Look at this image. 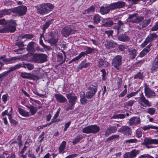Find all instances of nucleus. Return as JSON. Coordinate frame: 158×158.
<instances>
[{"label": "nucleus", "mask_w": 158, "mask_h": 158, "mask_svg": "<svg viewBox=\"0 0 158 158\" xmlns=\"http://www.w3.org/2000/svg\"><path fill=\"white\" fill-rule=\"evenodd\" d=\"M35 8L37 9L38 13L44 15L52 10L54 8V6L50 3H43L35 6Z\"/></svg>", "instance_id": "nucleus-1"}, {"label": "nucleus", "mask_w": 158, "mask_h": 158, "mask_svg": "<svg viewBox=\"0 0 158 158\" xmlns=\"http://www.w3.org/2000/svg\"><path fill=\"white\" fill-rule=\"evenodd\" d=\"M6 25L3 29L0 30H3V33H12L16 30L17 24L15 21L12 20H7Z\"/></svg>", "instance_id": "nucleus-2"}, {"label": "nucleus", "mask_w": 158, "mask_h": 158, "mask_svg": "<svg viewBox=\"0 0 158 158\" xmlns=\"http://www.w3.org/2000/svg\"><path fill=\"white\" fill-rule=\"evenodd\" d=\"M87 89V91L85 94L86 98L88 99H90L95 95L97 90L98 85L95 83L90 85Z\"/></svg>", "instance_id": "nucleus-3"}, {"label": "nucleus", "mask_w": 158, "mask_h": 158, "mask_svg": "<svg viewBox=\"0 0 158 158\" xmlns=\"http://www.w3.org/2000/svg\"><path fill=\"white\" fill-rule=\"evenodd\" d=\"M44 38L45 41L50 43L52 46L55 45L58 41L57 39L56 38V35L52 31L47 33L45 38Z\"/></svg>", "instance_id": "nucleus-4"}, {"label": "nucleus", "mask_w": 158, "mask_h": 158, "mask_svg": "<svg viewBox=\"0 0 158 158\" xmlns=\"http://www.w3.org/2000/svg\"><path fill=\"white\" fill-rule=\"evenodd\" d=\"M100 130L99 127L96 125H94L88 126L84 128L82 130V132L86 134H95L99 132Z\"/></svg>", "instance_id": "nucleus-5"}, {"label": "nucleus", "mask_w": 158, "mask_h": 158, "mask_svg": "<svg viewBox=\"0 0 158 158\" xmlns=\"http://www.w3.org/2000/svg\"><path fill=\"white\" fill-rule=\"evenodd\" d=\"M76 31L73 25H68L63 29L61 33L64 36L67 37L71 34L75 33Z\"/></svg>", "instance_id": "nucleus-6"}, {"label": "nucleus", "mask_w": 158, "mask_h": 158, "mask_svg": "<svg viewBox=\"0 0 158 158\" xmlns=\"http://www.w3.org/2000/svg\"><path fill=\"white\" fill-rule=\"evenodd\" d=\"M27 10V7L22 5L13 8L12 11L13 13H16L19 16H22L26 14Z\"/></svg>", "instance_id": "nucleus-7"}, {"label": "nucleus", "mask_w": 158, "mask_h": 158, "mask_svg": "<svg viewBox=\"0 0 158 158\" xmlns=\"http://www.w3.org/2000/svg\"><path fill=\"white\" fill-rule=\"evenodd\" d=\"M138 101V103L141 106L145 107H146L147 106L150 107L152 106L151 103L146 98L143 93H142L140 95Z\"/></svg>", "instance_id": "nucleus-8"}, {"label": "nucleus", "mask_w": 158, "mask_h": 158, "mask_svg": "<svg viewBox=\"0 0 158 158\" xmlns=\"http://www.w3.org/2000/svg\"><path fill=\"white\" fill-rule=\"evenodd\" d=\"M122 57L120 55H118L114 57L112 60V64L117 69L119 70L120 66L122 64Z\"/></svg>", "instance_id": "nucleus-9"}, {"label": "nucleus", "mask_w": 158, "mask_h": 158, "mask_svg": "<svg viewBox=\"0 0 158 158\" xmlns=\"http://www.w3.org/2000/svg\"><path fill=\"white\" fill-rule=\"evenodd\" d=\"M33 59L36 62L42 63L47 61V56L44 54H35L33 56Z\"/></svg>", "instance_id": "nucleus-10"}, {"label": "nucleus", "mask_w": 158, "mask_h": 158, "mask_svg": "<svg viewBox=\"0 0 158 158\" xmlns=\"http://www.w3.org/2000/svg\"><path fill=\"white\" fill-rule=\"evenodd\" d=\"M140 151L136 149H133L129 152H125L123 155L124 158H135L139 154Z\"/></svg>", "instance_id": "nucleus-11"}, {"label": "nucleus", "mask_w": 158, "mask_h": 158, "mask_svg": "<svg viewBox=\"0 0 158 158\" xmlns=\"http://www.w3.org/2000/svg\"><path fill=\"white\" fill-rule=\"evenodd\" d=\"M142 144L145 145L148 148H151L149 145L151 144H158V139H152L150 138H145Z\"/></svg>", "instance_id": "nucleus-12"}, {"label": "nucleus", "mask_w": 158, "mask_h": 158, "mask_svg": "<svg viewBox=\"0 0 158 158\" xmlns=\"http://www.w3.org/2000/svg\"><path fill=\"white\" fill-rule=\"evenodd\" d=\"M118 131L121 133L125 135L130 136L132 134V130L129 127L123 126L118 130Z\"/></svg>", "instance_id": "nucleus-13"}, {"label": "nucleus", "mask_w": 158, "mask_h": 158, "mask_svg": "<svg viewBox=\"0 0 158 158\" xmlns=\"http://www.w3.org/2000/svg\"><path fill=\"white\" fill-rule=\"evenodd\" d=\"M16 70L21 67L30 70H32L34 68V65L31 63L25 64L24 62L22 63H19L15 65Z\"/></svg>", "instance_id": "nucleus-14"}, {"label": "nucleus", "mask_w": 158, "mask_h": 158, "mask_svg": "<svg viewBox=\"0 0 158 158\" xmlns=\"http://www.w3.org/2000/svg\"><path fill=\"white\" fill-rule=\"evenodd\" d=\"M4 58L3 56H2L0 58V59H2L3 61L6 64L15 63L17 60L20 59V57L19 56L13 57L9 59Z\"/></svg>", "instance_id": "nucleus-15"}, {"label": "nucleus", "mask_w": 158, "mask_h": 158, "mask_svg": "<svg viewBox=\"0 0 158 158\" xmlns=\"http://www.w3.org/2000/svg\"><path fill=\"white\" fill-rule=\"evenodd\" d=\"M151 70L152 73L158 71V53L152 63Z\"/></svg>", "instance_id": "nucleus-16"}, {"label": "nucleus", "mask_w": 158, "mask_h": 158, "mask_svg": "<svg viewBox=\"0 0 158 158\" xmlns=\"http://www.w3.org/2000/svg\"><path fill=\"white\" fill-rule=\"evenodd\" d=\"M66 96L70 103L75 104L76 101L77 100V97L74 93H69L66 94Z\"/></svg>", "instance_id": "nucleus-17"}, {"label": "nucleus", "mask_w": 158, "mask_h": 158, "mask_svg": "<svg viewBox=\"0 0 158 158\" xmlns=\"http://www.w3.org/2000/svg\"><path fill=\"white\" fill-rule=\"evenodd\" d=\"M125 2L123 1H119L114 3H111V7L113 10L121 8L124 7L125 6Z\"/></svg>", "instance_id": "nucleus-18"}, {"label": "nucleus", "mask_w": 158, "mask_h": 158, "mask_svg": "<svg viewBox=\"0 0 158 158\" xmlns=\"http://www.w3.org/2000/svg\"><path fill=\"white\" fill-rule=\"evenodd\" d=\"M144 93L146 97L149 98H152L156 96L155 92L148 87H145Z\"/></svg>", "instance_id": "nucleus-19"}, {"label": "nucleus", "mask_w": 158, "mask_h": 158, "mask_svg": "<svg viewBox=\"0 0 158 158\" xmlns=\"http://www.w3.org/2000/svg\"><path fill=\"white\" fill-rule=\"evenodd\" d=\"M151 19H148L144 20L141 23H139L137 26V28L139 29H141L147 27L151 21Z\"/></svg>", "instance_id": "nucleus-20"}, {"label": "nucleus", "mask_w": 158, "mask_h": 158, "mask_svg": "<svg viewBox=\"0 0 158 158\" xmlns=\"http://www.w3.org/2000/svg\"><path fill=\"white\" fill-rule=\"evenodd\" d=\"M124 23L120 20L118 21L117 24L114 26L113 28L115 30V31L118 35L121 31L122 27L123 26Z\"/></svg>", "instance_id": "nucleus-21"}, {"label": "nucleus", "mask_w": 158, "mask_h": 158, "mask_svg": "<svg viewBox=\"0 0 158 158\" xmlns=\"http://www.w3.org/2000/svg\"><path fill=\"white\" fill-rule=\"evenodd\" d=\"M117 130V128L115 126H110L107 128L104 135L105 136L107 137L110 134L115 132Z\"/></svg>", "instance_id": "nucleus-22"}, {"label": "nucleus", "mask_w": 158, "mask_h": 158, "mask_svg": "<svg viewBox=\"0 0 158 158\" xmlns=\"http://www.w3.org/2000/svg\"><path fill=\"white\" fill-rule=\"evenodd\" d=\"M54 96L56 101L59 103H64L67 101L66 98L60 94H55Z\"/></svg>", "instance_id": "nucleus-23"}, {"label": "nucleus", "mask_w": 158, "mask_h": 158, "mask_svg": "<svg viewBox=\"0 0 158 158\" xmlns=\"http://www.w3.org/2000/svg\"><path fill=\"white\" fill-rule=\"evenodd\" d=\"M139 118L137 117H133L131 118L129 121V124L130 126L137 125L140 122Z\"/></svg>", "instance_id": "nucleus-24"}, {"label": "nucleus", "mask_w": 158, "mask_h": 158, "mask_svg": "<svg viewBox=\"0 0 158 158\" xmlns=\"http://www.w3.org/2000/svg\"><path fill=\"white\" fill-rule=\"evenodd\" d=\"M90 64V63L87 62L86 60H84L78 65L77 68V71H78L79 70L82 69L83 68H86L89 66Z\"/></svg>", "instance_id": "nucleus-25"}, {"label": "nucleus", "mask_w": 158, "mask_h": 158, "mask_svg": "<svg viewBox=\"0 0 158 158\" xmlns=\"http://www.w3.org/2000/svg\"><path fill=\"white\" fill-rule=\"evenodd\" d=\"M110 10H113V9L111 7V4L107 7L101 6L100 9V12L102 14L104 15L108 13Z\"/></svg>", "instance_id": "nucleus-26"}, {"label": "nucleus", "mask_w": 158, "mask_h": 158, "mask_svg": "<svg viewBox=\"0 0 158 158\" xmlns=\"http://www.w3.org/2000/svg\"><path fill=\"white\" fill-rule=\"evenodd\" d=\"M21 76L23 78L32 79L33 77L36 78H39V77L37 75L34 74L32 75L30 73H21Z\"/></svg>", "instance_id": "nucleus-27"}, {"label": "nucleus", "mask_w": 158, "mask_h": 158, "mask_svg": "<svg viewBox=\"0 0 158 158\" xmlns=\"http://www.w3.org/2000/svg\"><path fill=\"white\" fill-rule=\"evenodd\" d=\"M98 67H100L102 66H104L105 67H107L109 65V63L105 60V58H100L98 60Z\"/></svg>", "instance_id": "nucleus-28"}, {"label": "nucleus", "mask_w": 158, "mask_h": 158, "mask_svg": "<svg viewBox=\"0 0 158 158\" xmlns=\"http://www.w3.org/2000/svg\"><path fill=\"white\" fill-rule=\"evenodd\" d=\"M118 39L119 41L123 42L128 41L130 40V37L126 34V33L124 34L119 35L118 37Z\"/></svg>", "instance_id": "nucleus-29"}, {"label": "nucleus", "mask_w": 158, "mask_h": 158, "mask_svg": "<svg viewBox=\"0 0 158 158\" xmlns=\"http://www.w3.org/2000/svg\"><path fill=\"white\" fill-rule=\"evenodd\" d=\"M15 70H16V69L15 65L14 66L10 67L7 71L5 72L0 74V79L3 77L7 75L9 73Z\"/></svg>", "instance_id": "nucleus-30"}, {"label": "nucleus", "mask_w": 158, "mask_h": 158, "mask_svg": "<svg viewBox=\"0 0 158 158\" xmlns=\"http://www.w3.org/2000/svg\"><path fill=\"white\" fill-rule=\"evenodd\" d=\"M85 49L86 50L85 51L81 52L80 53L82 56H84L85 55H87L92 53L94 50V48H91L90 47H86Z\"/></svg>", "instance_id": "nucleus-31"}, {"label": "nucleus", "mask_w": 158, "mask_h": 158, "mask_svg": "<svg viewBox=\"0 0 158 158\" xmlns=\"http://www.w3.org/2000/svg\"><path fill=\"white\" fill-rule=\"evenodd\" d=\"M117 45V44L116 43L112 41H108L105 44V47L108 49L115 48Z\"/></svg>", "instance_id": "nucleus-32"}, {"label": "nucleus", "mask_w": 158, "mask_h": 158, "mask_svg": "<svg viewBox=\"0 0 158 158\" xmlns=\"http://www.w3.org/2000/svg\"><path fill=\"white\" fill-rule=\"evenodd\" d=\"M158 35L155 33H151L146 38L149 42H152L156 38H157Z\"/></svg>", "instance_id": "nucleus-33"}, {"label": "nucleus", "mask_w": 158, "mask_h": 158, "mask_svg": "<svg viewBox=\"0 0 158 158\" xmlns=\"http://www.w3.org/2000/svg\"><path fill=\"white\" fill-rule=\"evenodd\" d=\"M103 23L101 25L102 27H110L112 26L114 23L110 19H104L103 21Z\"/></svg>", "instance_id": "nucleus-34"}, {"label": "nucleus", "mask_w": 158, "mask_h": 158, "mask_svg": "<svg viewBox=\"0 0 158 158\" xmlns=\"http://www.w3.org/2000/svg\"><path fill=\"white\" fill-rule=\"evenodd\" d=\"M64 60L63 59V54L62 53L59 52L57 54V61L58 62H61V63H60V65L63 64L65 61L66 59V55L65 54V53L64 52Z\"/></svg>", "instance_id": "nucleus-35"}, {"label": "nucleus", "mask_w": 158, "mask_h": 158, "mask_svg": "<svg viewBox=\"0 0 158 158\" xmlns=\"http://www.w3.org/2000/svg\"><path fill=\"white\" fill-rule=\"evenodd\" d=\"M26 106L29 109L30 113L31 116L34 115L37 111V107H34L33 106L31 105L30 106Z\"/></svg>", "instance_id": "nucleus-36"}, {"label": "nucleus", "mask_w": 158, "mask_h": 158, "mask_svg": "<svg viewBox=\"0 0 158 158\" xmlns=\"http://www.w3.org/2000/svg\"><path fill=\"white\" fill-rule=\"evenodd\" d=\"M18 110L19 113L22 116L24 117H29L31 116L29 112L24 110L21 108H18Z\"/></svg>", "instance_id": "nucleus-37"}, {"label": "nucleus", "mask_w": 158, "mask_h": 158, "mask_svg": "<svg viewBox=\"0 0 158 158\" xmlns=\"http://www.w3.org/2000/svg\"><path fill=\"white\" fill-rule=\"evenodd\" d=\"M66 142L65 141H63L61 143L60 146L58 148V151L60 153H64V150L65 149Z\"/></svg>", "instance_id": "nucleus-38"}, {"label": "nucleus", "mask_w": 158, "mask_h": 158, "mask_svg": "<svg viewBox=\"0 0 158 158\" xmlns=\"http://www.w3.org/2000/svg\"><path fill=\"white\" fill-rule=\"evenodd\" d=\"M129 55H130L131 59H134L136 56L137 52L135 49H130L128 50Z\"/></svg>", "instance_id": "nucleus-39"}, {"label": "nucleus", "mask_w": 158, "mask_h": 158, "mask_svg": "<svg viewBox=\"0 0 158 158\" xmlns=\"http://www.w3.org/2000/svg\"><path fill=\"white\" fill-rule=\"evenodd\" d=\"M144 131L148 130L150 129L157 130L156 132H158V127L153 126L151 125H148L143 126L142 127Z\"/></svg>", "instance_id": "nucleus-40"}, {"label": "nucleus", "mask_w": 158, "mask_h": 158, "mask_svg": "<svg viewBox=\"0 0 158 158\" xmlns=\"http://www.w3.org/2000/svg\"><path fill=\"white\" fill-rule=\"evenodd\" d=\"M101 17L98 14L95 15L93 16V24L96 25L100 23L101 21Z\"/></svg>", "instance_id": "nucleus-41"}, {"label": "nucleus", "mask_w": 158, "mask_h": 158, "mask_svg": "<svg viewBox=\"0 0 158 158\" xmlns=\"http://www.w3.org/2000/svg\"><path fill=\"white\" fill-rule=\"evenodd\" d=\"M34 44V43L33 42H31L28 44L27 49L29 51L32 52H34L35 51Z\"/></svg>", "instance_id": "nucleus-42"}, {"label": "nucleus", "mask_w": 158, "mask_h": 158, "mask_svg": "<svg viewBox=\"0 0 158 158\" xmlns=\"http://www.w3.org/2000/svg\"><path fill=\"white\" fill-rule=\"evenodd\" d=\"M143 73H141L140 72H138L134 77V79H139L140 80H143L145 77L144 76L143 74Z\"/></svg>", "instance_id": "nucleus-43"}, {"label": "nucleus", "mask_w": 158, "mask_h": 158, "mask_svg": "<svg viewBox=\"0 0 158 158\" xmlns=\"http://www.w3.org/2000/svg\"><path fill=\"white\" fill-rule=\"evenodd\" d=\"M53 19H51L46 22L43 26L42 30L44 32L46 30V29H47L51 24L52 22V21Z\"/></svg>", "instance_id": "nucleus-44"}, {"label": "nucleus", "mask_w": 158, "mask_h": 158, "mask_svg": "<svg viewBox=\"0 0 158 158\" xmlns=\"http://www.w3.org/2000/svg\"><path fill=\"white\" fill-rule=\"evenodd\" d=\"M80 102L81 103L82 105H85L87 103V100L86 98V97L85 94H84L82 96H80Z\"/></svg>", "instance_id": "nucleus-45"}, {"label": "nucleus", "mask_w": 158, "mask_h": 158, "mask_svg": "<svg viewBox=\"0 0 158 158\" xmlns=\"http://www.w3.org/2000/svg\"><path fill=\"white\" fill-rule=\"evenodd\" d=\"M143 19L144 17L143 16L138 17L137 16L136 19H135L134 20H132L131 21L132 23H139L143 20Z\"/></svg>", "instance_id": "nucleus-46"}, {"label": "nucleus", "mask_w": 158, "mask_h": 158, "mask_svg": "<svg viewBox=\"0 0 158 158\" xmlns=\"http://www.w3.org/2000/svg\"><path fill=\"white\" fill-rule=\"evenodd\" d=\"M146 112L151 115L154 114L156 111V109L153 107L148 108Z\"/></svg>", "instance_id": "nucleus-47"}, {"label": "nucleus", "mask_w": 158, "mask_h": 158, "mask_svg": "<svg viewBox=\"0 0 158 158\" xmlns=\"http://www.w3.org/2000/svg\"><path fill=\"white\" fill-rule=\"evenodd\" d=\"M4 5L6 6H11L15 4L14 2L10 0H4L3 1Z\"/></svg>", "instance_id": "nucleus-48"}, {"label": "nucleus", "mask_w": 158, "mask_h": 158, "mask_svg": "<svg viewBox=\"0 0 158 158\" xmlns=\"http://www.w3.org/2000/svg\"><path fill=\"white\" fill-rule=\"evenodd\" d=\"M8 116L10 122L12 124L14 125H16L18 124V122L17 121L12 118L11 114H8Z\"/></svg>", "instance_id": "nucleus-49"}, {"label": "nucleus", "mask_w": 158, "mask_h": 158, "mask_svg": "<svg viewBox=\"0 0 158 158\" xmlns=\"http://www.w3.org/2000/svg\"><path fill=\"white\" fill-rule=\"evenodd\" d=\"M82 139V137L80 135L77 136L72 142L73 145H75L78 143L81 139Z\"/></svg>", "instance_id": "nucleus-50"}, {"label": "nucleus", "mask_w": 158, "mask_h": 158, "mask_svg": "<svg viewBox=\"0 0 158 158\" xmlns=\"http://www.w3.org/2000/svg\"><path fill=\"white\" fill-rule=\"evenodd\" d=\"M135 102V100H130L124 103V105L126 106H132Z\"/></svg>", "instance_id": "nucleus-51"}, {"label": "nucleus", "mask_w": 158, "mask_h": 158, "mask_svg": "<svg viewBox=\"0 0 158 158\" xmlns=\"http://www.w3.org/2000/svg\"><path fill=\"white\" fill-rule=\"evenodd\" d=\"M82 57V55H81V54L80 53L79 54V55L77 56H76L75 58L72 59L70 61H69V64H70L72 62H74L77 61L78 60H79Z\"/></svg>", "instance_id": "nucleus-52"}, {"label": "nucleus", "mask_w": 158, "mask_h": 158, "mask_svg": "<svg viewBox=\"0 0 158 158\" xmlns=\"http://www.w3.org/2000/svg\"><path fill=\"white\" fill-rule=\"evenodd\" d=\"M138 140L136 139H130L125 140V143H137Z\"/></svg>", "instance_id": "nucleus-53"}, {"label": "nucleus", "mask_w": 158, "mask_h": 158, "mask_svg": "<svg viewBox=\"0 0 158 158\" xmlns=\"http://www.w3.org/2000/svg\"><path fill=\"white\" fill-rule=\"evenodd\" d=\"M43 36L42 34H41L40 37V45H41L44 48H45L46 49H48V48L49 47L47 45H45L43 43L42 40L41 39V38Z\"/></svg>", "instance_id": "nucleus-54"}, {"label": "nucleus", "mask_w": 158, "mask_h": 158, "mask_svg": "<svg viewBox=\"0 0 158 158\" xmlns=\"http://www.w3.org/2000/svg\"><path fill=\"white\" fill-rule=\"evenodd\" d=\"M119 137V136L117 135H112L108 138L106 140V142H108L113 139H117Z\"/></svg>", "instance_id": "nucleus-55"}, {"label": "nucleus", "mask_w": 158, "mask_h": 158, "mask_svg": "<svg viewBox=\"0 0 158 158\" xmlns=\"http://www.w3.org/2000/svg\"><path fill=\"white\" fill-rule=\"evenodd\" d=\"M22 37L27 39H31L34 37V35L32 34H26L22 36Z\"/></svg>", "instance_id": "nucleus-56"}, {"label": "nucleus", "mask_w": 158, "mask_h": 158, "mask_svg": "<svg viewBox=\"0 0 158 158\" xmlns=\"http://www.w3.org/2000/svg\"><path fill=\"white\" fill-rule=\"evenodd\" d=\"M152 46V45L151 44H149V45L144 48L143 51H144L146 54H147V53H148L151 50V48H150V47Z\"/></svg>", "instance_id": "nucleus-57"}, {"label": "nucleus", "mask_w": 158, "mask_h": 158, "mask_svg": "<svg viewBox=\"0 0 158 158\" xmlns=\"http://www.w3.org/2000/svg\"><path fill=\"white\" fill-rule=\"evenodd\" d=\"M152 46V45L151 44H149V45L144 48L143 51H144L146 54H147V53H148L151 50V48H150V47Z\"/></svg>", "instance_id": "nucleus-58"}, {"label": "nucleus", "mask_w": 158, "mask_h": 158, "mask_svg": "<svg viewBox=\"0 0 158 158\" xmlns=\"http://www.w3.org/2000/svg\"><path fill=\"white\" fill-rule=\"evenodd\" d=\"M142 131L140 129H138L136 130V135L137 137L139 138L141 137L142 135Z\"/></svg>", "instance_id": "nucleus-59"}, {"label": "nucleus", "mask_w": 158, "mask_h": 158, "mask_svg": "<svg viewBox=\"0 0 158 158\" xmlns=\"http://www.w3.org/2000/svg\"><path fill=\"white\" fill-rule=\"evenodd\" d=\"M8 11L7 10H2L0 11V18L2 17L3 16L8 15Z\"/></svg>", "instance_id": "nucleus-60"}, {"label": "nucleus", "mask_w": 158, "mask_h": 158, "mask_svg": "<svg viewBox=\"0 0 158 158\" xmlns=\"http://www.w3.org/2000/svg\"><path fill=\"white\" fill-rule=\"evenodd\" d=\"M118 48L119 50L121 51H123L125 49H127V46L126 45H118Z\"/></svg>", "instance_id": "nucleus-61"}, {"label": "nucleus", "mask_w": 158, "mask_h": 158, "mask_svg": "<svg viewBox=\"0 0 158 158\" xmlns=\"http://www.w3.org/2000/svg\"><path fill=\"white\" fill-rule=\"evenodd\" d=\"M101 71L102 72V79L103 80H105L106 79L105 76L106 75V72L105 69H102L101 70Z\"/></svg>", "instance_id": "nucleus-62"}, {"label": "nucleus", "mask_w": 158, "mask_h": 158, "mask_svg": "<svg viewBox=\"0 0 158 158\" xmlns=\"http://www.w3.org/2000/svg\"><path fill=\"white\" fill-rule=\"evenodd\" d=\"M158 29V21L156 22L155 24L152 28L151 30L152 31H157Z\"/></svg>", "instance_id": "nucleus-63"}, {"label": "nucleus", "mask_w": 158, "mask_h": 158, "mask_svg": "<svg viewBox=\"0 0 158 158\" xmlns=\"http://www.w3.org/2000/svg\"><path fill=\"white\" fill-rule=\"evenodd\" d=\"M95 10V7L93 6L90 7L86 10V11H87L88 13H89L91 12H93Z\"/></svg>", "instance_id": "nucleus-64"}]
</instances>
